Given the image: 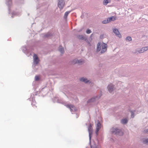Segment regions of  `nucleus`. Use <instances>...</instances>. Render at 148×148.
Returning a JSON list of instances; mask_svg holds the SVG:
<instances>
[{
    "mask_svg": "<svg viewBox=\"0 0 148 148\" xmlns=\"http://www.w3.org/2000/svg\"><path fill=\"white\" fill-rule=\"evenodd\" d=\"M100 43H98L97 47V51H99L101 50V47H102L101 51V53H104L107 50V45L104 43H103L101 46H100Z\"/></svg>",
    "mask_w": 148,
    "mask_h": 148,
    "instance_id": "nucleus-1",
    "label": "nucleus"
},
{
    "mask_svg": "<svg viewBox=\"0 0 148 148\" xmlns=\"http://www.w3.org/2000/svg\"><path fill=\"white\" fill-rule=\"evenodd\" d=\"M112 132L113 133L117 135L122 136L123 134V133L121 130L116 128H112Z\"/></svg>",
    "mask_w": 148,
    "mask_h": 148,
    "instance_id": "nucleus-2",
    "label": "nucleus"
},
{
    "mask_svg": "<svg viewBox=\"0 0 148 148\" xmlns=\"http://www.w3.org/2000/svg\"><path fill=\"white\" fill-rule=\"evenodd\" d=\"M64 3L63 2V0H59L58 6L60 10L63 9L64 6Z\"/></svg>",
    "mask_w": 148,
    "mask_h": 148,
    "instance_id": "nucleus-3",
    "label": "nucleus"
},
{
    "mask_svg": "<svg viewBox=\"0 0 148 148\" xmlns=\"http://www.w3.org/2000/svg\"><path fill=\"white\" fill-rule=\"evenodd\" d=\"M66 106L69 108H70L71 112L74 111L76 110V108L73 105H67Z\"/></svg>",
    "mask_w": 148,
    "mask_h": 148,
    "instance_id": "nucleus-4",
    "label": "nucleus"
},
{
    "mask_svg": "<svg viewBox=\"0 0 148 148\" xmlns=\"http://www.w3.org/2000/svg\"><path fill=\"white\" fill-rule=\"evenodd\" d=\"M33 58L34 63L37 64L39 62V60L36 54H34L33 56Z\"/></svg>",
    "mask_w": 148,
    "mask_h": 148,
    "instance_id": "nucleus-5",
    "label": "nucleus"
},
{
    "mask_svg": "<svg viewBox=\"0 0 148 148\" xmlns=\"http://www.w3.org/2000/svg\"><path fill=\"white\" fill-rule=\"evenodd\" d=\"M101 125L99 122H98L97 126H96V133L97 135L98 134V133L100 130L101 127Z\"/></svg>",
    "mask_w": 148,
    "mask_h": 148,
    "instance_id": "nucleus-6",
    "label": "nucleus"
},
{
    "mask_svg": "<svg viewBox=\"0 0 148 148\" xmlns=\"http://www.w3.org/2000/svg\"><path fill=\"white\" fill-rule=\"evenodd\" d=\"M114 32L116 34V35L119 37V38H121V35L120 34L118 29H114Z\"/></svg>",
    "mask_w": 148,
    "mask_h": 148,
    "instance_id": "nucleus-7",
    "label": "nucleus"
},
{
    "mask_svg": "<svg viewBox=\"0 0 148 148\" xmlns=\"http://www.w3.org/2000/svg\"><path fill=\"white\" fill-rule=\"evenodd\" d=\"M83 61L82 60H78L77 59H75L72 62V64H74L76 63H79V64H81Z\"/></svg>",
    "mask_w": 148,
    "mask_h": 148,
    "instance_id": "nucleus-8",
    "label": "nucleus"
},
{
    "mask_svg": "<svg viewBox=\"0 0 148 148\" xmlns=\"http://www.w3.org/2000/svg\"><path fill=\"white\" fill-rule=\"evenodd\" d=\"M114 86L112 84L109 85L108 87V91L110 92H111L113 90L114 88Z\"/></svg>",
    "mask_w": 148,
    "mask_h": 148,
    "instance_id": "nucleus-9",
    "label": "nucleus"
},
{
    "mask_svg": "<svg viewBox=\"0 0 148 148\" xmlns=\"http://www.w3.org/2000/svg\"><path fill=\"white\" fill-rule=\"evenodd\" d=\"M88 130L89 136H90V135L92 133V127L91 125H90L88 127Z\"/></svg>",
    "mask_w": 148,
    "mask_h": 148,
    "instance_id": "nucleus-10",
    "label": "nucleus"
},
{
    "mask_svg": "<svg viewBox=\"0 0 148 148\" xmlns=\"http://www.w3.org/2000/svg\"><path fill=\"white\" fill-rule=\"evenodd\" d=\"M80 80L81 81L83 82L86 83H88L89 81V80H88L86 79L84 77L80 78Z\"/></svg>",
    "mask_w": 148,
    "mask_h": 148,
    "instance_id": "nucleus-11",
    "label": "nucleus"
},
{
    "mask_svg": "<svg viewBox=\"0 0 148 148\" xmlns=\"http://www.w3.org/2000/svg\"><path fill=\"white\" fill-rule=\"evenodd\" d=\"M116 17L113 16H112L108 18V19H109V22H110L112 21H114L116 20Z\"/></svg>",
    "mask_w": 148,
    "mask_h": 148,
    "instance_id": "nucleus-12",
    "label": "nucleus"
},
{
    "mask_svg": "<svg viewBox=\"0 0 148 148\" xmlns=\"http://www.w3.org/2000/svg\"><path fill=\"white\" fill-rule=\"evenodd\" d=\"M121 122L123 124L126 123L127 122V119L125 118L122 119L121 121Z\"/></svg>",
    "mask_w": 148,
    "mask_h": 148,
    "instance_id": "nucleus-13",
    "label": "nucleus"
},
{
    "mask_svg": "<svg viewBox=\"0 0 148 148\" xmlns=\"http://www.w3.org/2000/svg\"><path fill=\"white\" fill-rule=\"evenodd\" d=\"M59 51L61 52V53H62L64 52V48H63L62 46H60L59 47Z\"/></svg>",
    "mask_w": 148,
    "mask_h": 148,
    "instance_id": "nucleus-14",
    "label": "nucleus"
},
{
    "mask_svg": "<svg viewBox=\"0 0 148 148\" xmlns=\"http://www.w3.org/2000/svg\"><path fill=\"white\" fill-rule=\"evenodd\" d=\"M70 12V11H68L66 12L64 14V18H66L67 17L69 14Z\"/></svg>",
    "mask_w": 148,
    "mask_h": 148,
    "instance_id": "nucleus-15",
    "label": "nucleus"
},
{
    "mask_svg": "<svg viewBox=\"0 0 148 148\" xmlns=\"http://www.w3.org/2000/svg\"><path fill=\"white\" fill-rule=\"evenodd\" d=\"M109 19L108 18L107 20H105L103 21H102V23L103 24H106L109 22Z\"/></svg>",
    "mask_w": 148,
    "mask_h": 148,
    "instance_id": "nucleus-16",
    "label": "nucleus"
},
{
    "mask_svg": "<svg viewBox=\"0 0 148 148\" xmlns=\"http://www.w3.org/2000/svg\"><path fill=\"white\" fill-rule=\"evenodd\" d=\"M40 76H36L35 77V80L36 81H38L40 79Z\"/></svg>",
    "mask_w": 148,
    "mask_h": 148,
    "instance_id": "nucleus-17",
    "label": "nucleus"
},
{
    "mask_svg": "<svg viewBox=\"0 0 148 148\" xmlns=\"http://www.w3.org/2000/svg\"><path fill=\"white\" fill-rule=\"evenodd\" d=\"M108 3V0H104L103 1V4L104 5H106Z\"/></svg>",
    "mask_w": 148,
    "mask_h": 148,
    "instance_id": "nucleus-18",
    "label": "nucleus"
},
{
    "mask_svg": "<svg viewBox=\"0 0 148 148\" xmlns=\"http://www.w3.org/2000/svg\"><path fill=\"white\" fill-rule=\"evenodd\" d=\"M126 39L127 40L130 41L132 40V38L128 36L126 38Z\"/></svg>",
    "mask_w": 148,
    "mask_h": 148,
    "instance_id": "nucleus-19",
    "label": "nucleus"
},
{
    "mask_svg": "<svg viewBox=\"0 0 148 148\" xmlns=\"http://www.w3.org/2000/svg\"><path fill=\"white\" fill-rule=\"evenodd\" d=\"M143 143L145 144H147L148 143V139H144L143 140Z\"/></svg>",
    "mask_w": 148,
    "mask_h": 148,
    "instance_id": "nucleus-20",
    "label": "nucleus"
},
{
    "mask_svg": "<svg viewBox=\"0 0 148 148\" xmlns=\"http://www.w3.org/2000/svg\"><path fill=\"white\" fill-rule=\"evenodd\" d=\"M78 38L79 39H84V37L82 35H79L78 37Z\"/></svg>",
    "mask_w": 148,
    "mask_h": 148,
    "instance_id": "nucleus-21",
    "label": "nucleus"
},
{
    "mask_svg": "<svg viewBox=\"0 0 148 148\" xmlns=\"http://www.w3.org/2000/svg\"><path fill=\"white\" fill-rule=\"evenodd\" d=\"M138 52L139 53H143L144 52V51H143V49L142 48L141 49H140L138 51Z\"/></svg>",
    "mask_w": 148,
    "mask_h": 148,
    "instance_id": "nucleus-22",
    "label": "nucleus"
},
{
    "mask_svg": "<svg viewBox=\"0 0 148 148\" xmlns=\"http://www.w3.org/2000/svg\"><path fill=\"white\" fill-rule=\"evenodd\" d=\"M143 51H144V52L146 51L148 49V47H143Z\"/></svg>",
    "mask_w": 148,
    "mask_h": 148,
    "instance_id": "nucleus-23",
    "label": "nucleus"
},
{
    "mask_svg": "<svg viewBox=\"0 0 148 148\" xmlns=\"http://www.w3.org/2000/svg\"><path fill=\"white\" fill-rule=\"evenodd\" d=\"M91 148H98L95 144L91 145Z\"/></svg>",
    "mask_w": 148,
    "mask_h": 148,
    "instance_id": "nucleus-24",
    "label": "nucleus"
},
{
    "mask_svg": "<svg viewBox=\"0 0 148 148\" xmlns=\"http://www.w3.org/2000/svg\"><path fill=\"white\" fill-rule=\"evenodd\" d=\"M94 100H95L94 98H92L90 100H88V102L89 103V102H92V101H94Z\"/></svg>",
    "mask_w": 148,
    "mask_h": 148,
    "instance_id": "nucleus-25",
    "label": "nucleus"
},
{
    "mask_svg": "<svg viewBox=\"0 0 148 148\" xmlns=\"http://www.w3.org/2000/svg\"><path fill=\"white\" fill-rule=\"evenodd\" d=\"M86 32L87 34H89L91 32L90 30L88 29L86 31Z\"/></svg>",
    "mask_w": 148,
    "mask_h": 148,
    "instance_id": "nucleus-26",
    "label": "nucleus"
},
{
    "mask_svg": "<svg viewBox=\"0 0 148 148\" xmlns=\"http://www.w3.org/2000/svg\"><path fill=\"white\" fill-rule=\"evenodd\" d=\"M134 113L133 112H132L131 117L132 118H133V117H134Z\"/></svg>",
    "mask_w": 148,
    "mask_h": 148,
    "instance_id": "nucleus-27",
    "label": "nucleus"
},
{
    "mask_svg": "<svg viewBox=\"0 0 148 148\" xmlns=\"http://www.w3.org/2000/svg\"><path fill=\"white\" fill-rule=\"evenodd\" d=\"M147 132H148V130H147Z\"/></svg>",
    "mask_w": 148,
    "mask_h": 148,
    "instance_id": "nucleus-28",
    "label": "nucleus"
}]
</instances>
